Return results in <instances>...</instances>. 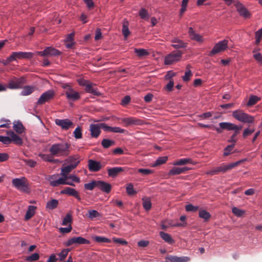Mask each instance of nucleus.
<instances>
[{"instance_id": "1", "label": "nucleus", "mask_w": 262, "mask_h": 262, "mask_svg": "<svg viewBox=\"0 0 262 262\" xmlns=\"http://www.w3.org/2000/svg\"><path fill=\"white\" fill-rule=\"evenodd\" d=\"M71 144L68 142L56 143L52 145L49 151L54 157H66L69 155L71 151Z\"/></svg>"}, {"instance_id": "2", "label": "nucleus", "mask_w": 262, "mask_h": 262, "mask_svg": "<svg viewBox=\"0 0 262 262\" xmlns=\"http://www.w3.org/2000/svg\"><path fill=\"white\" fill-rule=\"evenodd\" d=\"M220 127L223 129H227L228 130H234V133L229 140V142H232L233 144L236 142V136L239 133L240 130L242 128V126L236 125L234 124L229 122H221L219 124Z\"/></svg>"}, {"instance_id": "3", "label": "nucleus", "mask_w": 262, "mask_h": 262, "mask_svg": "<svg viewBox=\"0 0 262 262\" xmlns=\"http://www.w3.org/2000/svg\"><path fill=\"white\" fill-rule=\"evenodd\" d=\"M12 185L18 190L23 192H29V188L28 180L25 177L15 178L12 180Z\"/></svg>"}, {"instance_id": "4", "label": "nucleus", "mask_w": 262, "mask_h": 262, "mask_svg": "<svg viewBox=\"0 0 262 262\" xmlns=\"http://www.w3.org/2000/svg\"><path fill=\"white\" fill-rule=\"evenodd\" d=\"M241 162L239 161L234 163H231L228 165L219 166L214 168L210 171H207L206 173L207 174L213 176L215 174H218L220 172L225 173L227 170L232 169L235 167L238 166L241 163Z\"/></svg>"}, {"instance_id": "5", "label": "nucleus", "mask_w": 262, "mask_h": 262, "mask_svg": "<svg viewBox=\"0 0 262 262\" xmlns=\"http://www.w3.org/2000/svg\"><path fill=\"white\" fill-rule=\"evenodd\" d=\"M233 117L236 120L244 123H252L254 121V117L251 115L244 113L242 110H236L233 112Z\"/></svg>"}, {"instance_id": "6", "label": "nucleus", "mask_w": 262, "mask_h": 262, "mask_svg": "<svg viewBox=\"0 0 262 262\" xmlns=\"http://www.w3.org/2000/svg\"><path fill=\"white\" fill-rule=\"evenodd\" d=\"M182 54V52L179 50L172 52L165 57L164 60L165 64L167 65L171 64L174 62L180 60Z\"/></svg>"}, {"instance_id": "7", "label": "nucleus", "mask_w": 262, "mask_h": 262, "mask_svg": "<svg viewBox=\"0 0 262 262\" xmlns=\"http://www.w3.org/2000/svg\"><path fill=\"white\" fill-rule=\"evenodd\" d=\"M34 53L32 52H14L9 56V60H15L17 59H31Z\"/></svg>"}, {"instance_id": "8", "label": "nucleus", "mask_w": 262, "mask_h": 262, "mask_svg": "<svg viewBox=\"0 0 262 262\" xmlns=\"http://www.w3.org/2000/svg\"><path fill=\"white\" fill-rule=\"evenodd\" d=\"M228 41L226 39L219 41L214 46L209 55L213 56L219 52L225 51L228 48Z\"/></svg>"}, {"instance_id": "9", "label": "nucleus", "mask_w": 262, "mask_h": 262, "mask_svg": "<svg viewBox=\"0 0 262 262\" xmlns=\"http://www.w3.org/2000/svg\"><path fill=\"white\" fill-rule=\"evenodd\" d=\"M54 96L55 92L53 90H48L41 94L38 99L37 103L39 105L43 104L53 99Z\"/></svg>"}, {"instance_id": "10", "label": "nucleus", "mask_w": 262, "mask_h": 262, "mask_svg": "<svg viewBox=\"0 0 262 262\" xmlns=\"http://www.w3.org/2000/svg\"><path fill=\"white\" fill-rule=\"evenodd\" d=\"M25 82V78L23 77H21L19 78H14L9 82L8 88L11 89H20L22 87Z\"/></svg>"}, {"instance_id": "11", "label": "nucleus", "mask_w": 262, "mask_h": 262, "mask_svg": "<svg viewBox=\"0 0 262 262\" xmlns=\"http://www.w3.org/2000/svg\"><path fill=\"white\" fill-rule=\"evenodd\" d=\"M90 242L81 236L73 237L69 239L66 243V246H70L73 244L82 245V244H90Z\"/></svg>"}, {"instance_id": "12", "label": "nucleus", "mask_w": 262, "mask_h": 262, "mask_svg": "<svg viewBox=\"0 0 262 262\" xmlns=\"http://www.w3.org/2000/svg\"><path fill=\"white\" fill-rule=\"evenodd\" d=\"M65 94L67 99L72 101H75L80 98L79 93L76 91L72 88L69 89L68 91H65Z\"/></svg>"}, {"instance_id": "13", "label": "nucleus", "mask_w": 262, "mask_h": 262, "mask_svg": "<svg viewBox=\"0 0 262 262\" xmlns=\"http://www.w3.org/2000/svg\"><path fill=\"white\" fill-rule=\"evenodd\" d=\"M121 121L125 124V126L130 125H139L142 124V121L135 117H126L121 119Z\"/></svg>"}, {"instance_id": "14", "label": "nucleus", "mask_w": 262, "mask_h": 262, "mask_svg": "<svg viewBox=\"0 0 262 262\" xmlns=\"http://www.w3.org/2000/svg\"><path fill=\"white\" fill-rule=\"evenodd\" d=\"M126 168L122 167H115L107 168V171L109 177L114 178L116 177L119 173L125 171Z\"/></svg>"}, {"instance_id": "15", "label": "nucleus", "mask_w": 262, "mask_h": 262, "mask_svg": "<svg viewBox=\"0 0 262 262\" xmlns=\"http://www.w3.org/2000/svg\"><path fill=\"white\" fill-rule=\"evenodd\" d=\"M55 123L56 125L60 126L62 129L67 130L73 126V122L68 119H59L55 120Z\"/></svg>"}, {"instance_id": "16", "label": "nucleus", "mask_w": 262, "mask_h": 262, "mask_svg": "<svg viewBox=\"0 0 262 262\" xmlns=\"http://www.w3.org/2000/svg\"><path fill=\"white\" fill-rule=\"evenodd\" d=\"M88 167L90 171L97 172L101 169L102 165L100 162L90 159L88 161Z\"/></svg>"}, {"instance_id": "17", "label": "nucleus", "mask_w": 262, "mask_h": 262, "mask_svg": "<svg viewBox=\"0 0 262 262\" xmlns=\"http://www.w3.org/2000/svg\"><path fill=\"white\" fill-rule=\"evenodd\" d=\"M190 259L188 256L178 257L173 255H169L165 258L166 262H188Z\"/></svg>"}, {"instance_id": "18", "label": "nucleus", "mask_w": 262, "mask_h": 262, "mask_svg": "<svg viewBox=\"0 0 262 262\" xmlns=\"http://www.w3.org/2000/svg\"><path fill=\"white\" fill-rule=\"evenodd\" d=\"M101 127L100 124H91L90 126V131L91 136L93 138H97L99 137L101 133Z\"/></svg>"}, {"instance_id": "19", "label": "nucleus", "mask_w": 262, "mask_h": 262, "mask_svg": "<svg viewBox=\"0 0 262 262\" xmlns=\"http://www.w3.org/2000/svg\"><path fill=\"white\" fill-rule=\"evenodd\" d=\"M189 169H190V168L187 167H173L169 171L168 176H171L180 174L181 173H184L186 171L189 170Z\"/></svg>"}, {"instance_id": "20", "label": "nucleus", "mask_w": 262, "mask_h": 262, "mask_svg": "<svg viewBox=\"0 0 262 262\" xmlns=\"http://www.w3.org/2000/svg\"><path fill=\"white\" fill-rule=\"evenodd\" d=\"M61 194H66L71 196H73L78 200H81L78 191L75 189L71 187H66L64 189L62 190L60 192Z\"/></svg>"}, {"instance_id": "21", "label": "nucleus", "mask_w": 262, "mask_h": 262, "mask_svg": "<svg viewBox=\"0 0 262 262\" xmlns=\"http://www.w3.org/2000/svg\"><path fill=\"white\" fill-rule=\"evenodd\" d=\"M97 187L107 193H110L112 190L111 185L102 181H97Z\"/></svg>"}, {"instance_id": "22", "label": "nucleus", "mask_w": 262, "mask_h": 262, "mask_svg": "<svg viewBox=\"0 0 262 262\" xmlns=\"http://www.w3.org/2000/svg\"><path fill=\"white\" fill-rule=\"evenodd\" d=\"M7 134L10 137L11 142L13 141L17 145H21L23 144V142L21 138L15 134L13 131L8 132Z\"/></svg>"}, {"instance_id": "23", "label": "nucleus", "mask_w": 262, "mask_h": 262, "mask_svg": "<svg viewBox=\"0 0 262 262\" xmlns=\"http://www.w3.org/2000/svg\"><path fill=\"white\" fill-rule=\"evenodd\" d=\"M94 84L93 83L89 81L88 84L85 86V91L86 93L92 94L95 96H98L101 95V93L99 92H98L96 89L94 88Z\"/></svg>"}, {"instance_id": "24", "label": "nucleus", "mask_w": 262, "mask_h": 262, "mask_svg": "<svg viewBox=\"0 0 262 262\" xmlns=\"http://www.w3.org/2000/svg\"><path fill=\"white\" fill-rule=\"evenodd\" d=\"M171 42L173 43L172 47L175 49L185 48L187 46V43L178 38H173Z\"/></svg>"}, {"instance_id": "25", "label": "nucleus", "mask_w": 262, "mask_h": 262, "mask_svg": "<svg viewBox=\"0 0 262 262\" xmlns=\"http://www.w3.org/2000/svg\"><path fill=\"white\" fill-rule=\"evenodd\" d=\"M236 8L240 15L246 18H249L250 17V13L242 4H237L236 5Z\"/></svg>"}, {"instance_id": "26", "label": "nucleus", "mask_w": 262, "mask_h": 262, "mask_svg": "<svg viewBox=\"0 0 262 262\" xmlns=\"http://www.w3.org/2000/svg\"><path fill=\"white\" fill-rule=\"evenodd\" d=\"M188 33L190 38L198 42L203 41L202 36L196 33L192 27L189 28Z\"/></svg>"}, {"instance_id": "27", "label": "nucleus", "mask_w": 262, "mask_h": 262, "mask_svg": "<svg viewBox=\"0 0 262 262\" xmlns=\"http://www.w3.org/2000/svg\"><path fill=\"white\" fill-rule=\"evenodd\" d=\"M39 157L43 161L50 163H56L59 161L58 159H54V156H52L51 153L50 155L40 154H39Z\"/></svg>"}, {"instance_id": "28", "label": "nucleus", "mask_w": 262, "mask_h": 262, "mask_svg": "<svg viewBox=\"0 0 262 262\" xmlns=\"http://www.w3.org/2000/svg\"><path fill=\"white\" fill-rule=\"evenodd\" d=\"M36 207L34 206H29L28 210L26 213L25 219L26 221L30 220L34 214Z\"/></svg>"}, {"instance_id": "29", "label": "nucleus", "mask_w": 262, "mask_h": 262, "mask_svg": "<svg viewBox=\"0 0 262 262\" xmlns=\"http://www.w3.org/2000/svg\"><path fill=\"white\" fill-rule=\"evenodd\" d=\"M161 237L166 243L171 244L174 243L173 239L172 238L171 236L163 231H161L159 233Z\"/></svg>"}, {"instance_id": "30", "label": "nucleus", "mask_w": 262, "mask_h": 262, "mask_svg": "<svg viewBox=\"0 0 262 262\" xmlns=\"http://www.w3.org/2000/svg\"><path fill=\"white\" fill-rule=\"evenodd\" d=\"M46 51H47L46 54L47 56H58L61 54V52L59 50L52 48V47H47L46 48Z\"/></svg>"}, {"instance_id": "31", "label": "nucleus", "mask_w": 262, "mask_h": 262, "mask_svg": "<svg viewBox=\"0 0 262 262\" xmlns=\"http://www.w3.org/2000/svg\"><path fill=\"white\" fill-rule=\"evenodd\" d=\"M35 89V87L33 86H25L23 88L21 92V95L22 96H28L32 94Z\"/></svg>"}, {"instance_id": "32", "label": "nucleus", "mask_w": 262, "mask_h": 262, "mask_svg": "<svg viewBox=\"0 0 262 262\" xmlns=\"http://www.w3.org/2000/svg\"><path fill=\"white\" fill-rule=\"evenodd\" d=\"M115 144V142L112 140L103 139L101 141V145L104 148H108Z\"/></svg>"}, {"instance_id": "33", "label": "nucleus", "mask_w": 262, "mask_h": 262, "mask_svg": "<svg viewBox=\"0 0 262 262\" xmlns=\"http://www.w3.org/2000/svg\"><path fill=\"white\" fill-rule=\"evenodd\" d=\"M142 205L144 209L146 211H148L151 209V203L150 198L145 197L142 199Z\"/></svg>"}, {"instance_id": "34", "label": "nucleus", "mask_w": 262, "mask_h": 262, "mask_svg": "<svg viewBox=\"0 0 262 262\" xmlns=\"http://www.w3.org/2000/svg\"><path fill=\"white\" fill-rule=\"evenodd\" d=\"M199 216L200 218L204 219L205 221H208L211 217V215L209 212L203 209L199 210Z\"/></svg>"}, {"instance_id": "35", "label": "nucleus", "mask_w": 262, "mask_h": 262, "mask_svg": "<svg viewBox=\"0 0 262 262\" xmlns=\"http://www.w3.org/2000/svg\"><path fill=\"white\" fill-rule=\"evenodd\" d=\"M13 129L19 134H22L24 131V127L21 122H17L14 123Z\"/></svg>"}, {"instance_id": "36", "label": "nucleus", "mask_w": 262, "mask_h": 262, "mask_svg": "<svg viewBox=\"0 0 262 262\" xmlns=\"http://www.w3.org/2000/svg\"><path fill=\"white\" fill-rule=\"evenodd\" d=\"M192 160L190 158L188 159H179L173 163L174 165H184L188 163H192Z\"/></svg>"}, {"instance_id": "37", "label": "nucleus", "mask_w": 262, "mask_h": 262, "mask_svg": "<svg viewBox=\"0 0 262 262\" xmlns=\"http://www.w3.org/2000/svg\"><path fill=\"white\" fill-rule=\"evenodd\" d=\"M67 161L69 164H76V166L78 165L80 162L78 157L77 156H70L67 159Z\"/></svg>"}, {"instance_id": "38", "label": "nucleus", "mask_w": 262, "mask_h": 262, "mask_svg": "<svg viewBox=\"0 0 262 262\" xmlns=\"http://www.w3.org/2000/svg\"><path fill=\"white\" fill-rule=\"evenodd\" d=\"M58 204V201L55 199H52L47 204L46 207L49 209L56 208Z\"/></svg>"}, {"instance_id": "39", "label": "nucleus", "mask_w": 262, "mask_h": 262, "mask_svg": "<svg viewBox=\"0 0 262 262\" xmlns=\"http://www.w3.org/2000/svg\"><path fill=\"white\" fill-rule=\"evenodd\" d=\"M66 178H58L56 181H52L51 186L53 187H57L60 185H64L66 183Z\"/></svg>"}, {"instance_id": "40", "label": "nucleus", "mask_w": 262, "mask_h": 262, "mask_svg": "<svg viewBox=\"0 0 262 262\" xmlns=\"http://www.w3.org/2000/svg\"><path fill=\"white\" fill-rule=\"evenodd\" d=\"M93 239L95 242L98 243H110L111 242V239L103 236H95L93 237Z\"/></svg>"}, {"instance_id": "41", "label": "nucleus", "mask_w": 262, "mask_h": 262, "mask_svg": "<svg viewBox=\"0 0 262 262\" xmlns=\"http://www.w3.org/2000/svg\"><path fill=\"white\" fill-rule=\"evenodd\" d=\"M128 26V23L127 21H124L123 23L122 26V34L125 38H127L130 34Z\"/></svg>"}, {"instance_id": "42", "label": "nucleus", "mask_w": 262, "mask_h": 262, "mask_svg": "<svg viewBox=\"0 0 262 262\" xmlns=\"http://www.w3.org/2000/svg\"><path fill=\"white\" fill-rule=\"evenodd\" d=\"M139 15L142 19L147 20L149 15L147 11L144 8H141L139 11Z\"/></svg>"}, {"instance_id": "43", "label": "nucleus", "mask_w": 262, "mask_h": 262, "mask_svg": "<svg viewBox=\"0 0 262 262\" xmlns=\"http://www.w3.org/2000/svg\"><path fill=\"white\" fill-rule=\"evenodd\" d=\"M135 52L139 57H142L148 55L147 51L144 49H135Z\"/></svg>"}, {"instance_id": "44", "label": "nucleus", "mask_w": 262, "mask_h": 262, "mask_svg": "<svg viewBox=\"0 0 262 262\" xmlns=\"http://www.w3.org/2000/svg\"><path fill=\"white\" fill-rule=\"evenodd\" d=\"M126 190L127 193L130 195H134L137 193L134 188L133 184L132 183H129L127 185Z\"/></svg>"}, {"instance_id": "45", "label": "nucleus", "mask_w": 262, "mask_h": 262, "mask_svg": "<svg viewBox=\"0 0 262 262\" xmlns=\"http://www.w3.org/2000/svg\"><path fill=\"white\" fill-rule=\"evenodd\" d=\"M84 186L85 189L92 190L95 187H97V181H93L91 183L85 184Z\"/></svg>"}, {"instance_id": "46", "label": "nucleus", "mask_w": 262, "mask_h": 262, "mask_svg": "<svg viewBox=\"0 0 262 262\" xmlns=\"http://www.w3.org/2000/svg\"><path fill=\"white\" fill-rule=\"evenodd\" d=\"M167 159L168 158L166 156L158 158L154 163V166H157L166 163V162L167 161Z\"/></svg>"}, {"instance_id": "47", "label": "nucleus", "mask_w": 262, "mask_h": 262, "mask_svg": "<svg viewBox=\"0 0 262 262\" xmlns=\"http://www.w3.org/2000/svg\"><path fill=\"white\" fill-rule=\"evenodd\" d=\"M76 167V164H69L64 167L61 168V170L62 172H65L67 173H69L73 169H75Z\"/></svg>"}, {"instance_id": "48", "label": "nucleus", "mask_w": 262, "mask_h": 262, "mask_svg": "<svg viewBox=\"0 0 262 262\" xmlns=\"http://www.w3.org/2000/svg\"><path fill=\"white\" fill-rule=\"evenodd\" d=\"M255 43L258 45L262 38V28L259 29L255 33Z\"/></svg>"}, {"instance_id": "49", "label": "nucleus", "mask_w": 262, "mask_h": 262, "mask_svg": "<svg viewBox=\"0 0 262 262\" xmlns=\"http://www.w3.org/2000/svg\"><path fill=\"white\" fill-rule=\"evenodd\" d=\"M232 211L234 215L238 217L242 216L245 213L244 210L239 209L235 207L232 208Z\"/></svg>"}, {"instance_id": "50", "label": "nucleus", "mask_w": 262, "mask_h": 262, "mask_svg": "<svg viewBox=\"0 0 262 262\" xmlns=\"http://www.w3.org/2000/svg\"><path fill=\"white\" fill-rule=\"evenodd\" d=\"M70 250L69 249H63L61 252H60L58 255L60 257V260L61 261L63 260L69 252Z\"/></svg>"}, {"instance_id": "51", "label": "nucleus", "mask_w": 262, "mask_h": 262, "mask_svg": "<svg viewBox=\"0 0 262 262\" xmlns=\"http://www.w3.org/2000/svg\"><path fill=\"white\" fill-rule=\"evenodd\" d=\"M72 221V219L71 214L70 213H67L62 221V225L63 226H66L68 224L71 223Z\"/></svg>"}, {"instance_id": "52", "label": "nucleus", "mask_w": 262, "mask_h": 262, "mask_svg": "<svg viewBox=\"0 0 262 262\" xmlns=\"http://www.w3.org/2000/svg\"><path fill=\"white\" fill-rule=\"evenodd\" d=\"M192 76V74L190 70H187L185 75L182 77V79L185 82H187L190 80L191 77Z\"/></svg>"}, {"instance_id": "53", "label": "nucleus", "mask_w": 262, "mask_h": 262, "mask_svg": "<svg viewBox=\"0 0 262 262\" xmlns=\"http://www.w3.org/2000/svg\"><path fill=\"white\" fill-rule=\"evenodd\" d=\"M74 136L76 139H81L82 138L81 128L78 126L76 128L73 132Z\"/></svg>"}, {"instance_id": "54", "label": "nucleus", "mask_w": 262, "mask_h": 262, "mask_svg": "<svg viewBox=\"0 0 262 262\" xmlns=\"http://www.w3.org/2000/svg\"><path fill=\"white\" fill-rule=\"evenodd\" d=\"M39 258V255L37 253H35L32 254L31 255L27 257L26 259L28 261L32 262L38 260Z\"/></svg>"}, {"instance_id": "55", "label": "nucleus", "mask_w": 262, "mask_h": 262, "mask_svg": "<svg viewBox=\"0 0 262 262\" xmlns=\"http://www.w3.org/2000/svg\"><path fill=\"white\" fill-rule=\"evenodd\" d=\"M100 216V214L95 210H91L89 211L88 217L91 219H93L94 218L99 217Z\"/></svg>"}, {"instance_id": "56", "label": "nucleus", "mask_w": 262, "mask_h": 262, "mask_svg": "<svg viewBox=\"0 0 262 262\" xmlns=\"http://www.w3.org/2000/svg\"><path fill=\"white\" fill-rule=\"evenodd\" d=\"M258 100V98L256 96H252L249 98L248 102H247V105L252 106L257 103Z\"/></svg>"}, {"instance_id": "57", "label": "nucleus", "mask_w": 262, "mask_h": 262, "mask_svg": "<svg viewBox=\"0 0 262 262\" xmlns=\"http://www.w3.org/2000/svg\"><path fill=\"white\" fill-rule=\"evenodd\" d=\"M199 209L198 206H195L192 204H188L185 206V210L187 212H196Z\"/></svg>"}, {"instance_id": "58", "label": "nucleus", "mask_w": 262, "mask_h": 262, "mask_svg": "<svg viewBox=\"0 0 262 262\" xmlns=\"http://www.w3.org/2000/svg\"><path fill=\"white\" fill-rule=\"evenodd\" d=\"M234 146V144L227 146L224 149V156H227L230 155Z\"/></svg>"}, {"instance_id": "59", "label": "nucleus", "mask_w": 262, "mask_h": 262, "mask_svg": "<svg viewBox=\"0 0 262 262\" xmlns=\"http://www.w3.org/2000/svg\"><path fill=\"white\" fill-rule=\"evenodd\" d=\"M0 142L5 144H9L11 142L10 137L0 136Z\"/></svg>"}, {"instance_id": "60", "label": "nucleus", "mask_w": 262, "mask_h": 262, "mask_svg": "<svg viewBox=\"0 0 262 262\" xmlns=\"http://www.w3.org/2000/svg\"><path fill=\"white\" fill-rule=\"evenodd\" d=\"M138 172L143 176H147L152 173V170L148 169L140 168L138 170Z\"/></svg>"}, {"instance_id": "61", "label": "nucleus", "mask_w": 262, "mask_h": 262, "mask_svg": "<svg viewBox=\"0 0 262 262\" xmlns=\"http://www.w3.org/2000/svg\"><path fill=\"white\" fill-rule=\"evenodd\" d=\"M113 241L114 243H118L122 245H126L127 244V241L122 238L115 237L113 238Z\"/></svg>"}, {"instance_id": "62", "label": "nucleus", "mask_w": 262, "mask_h": 262, "mask_svg": "<svg viewBox=\"0 0 262 262\" xmlns=\"http://www.w3.org/2000/svg\"><path fill=\"white\" fill-rule=\"evenodd\" d=\"M125 130L119 127H112L111 132L117 133H124Z\"/></svg>"}, {"instance_id": "63", "label": "nucleus", "mask_w": 262, "mask_h": 262, "mask_svg": "<svg viewBox=\"0 0 262 262\" xmlns=\"http://www.w3.org/2000/svg\"><path fill=\"white\" fill-rule=\"evenodd\" d=\"M25 163L31 167H34L36 165V162L33 160L25 159Z\"/></svg>"}, {"instance_id": "64", "label": "nucleus", "mask_w": 262, "mask_h": 262, "mask_svg": "<svg viewBox=\"0 0 262 262\" xmlns=\"http://www.w3.org/2000/svg\"><path fill=\"white\" fill-rule=\"evenodd\" d=\"M254 132V129H249L248 128L245 129L243 134V138H246L247 136L252 134Z\"/></svg>"}]
</instances>
